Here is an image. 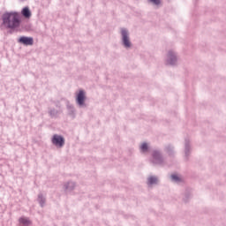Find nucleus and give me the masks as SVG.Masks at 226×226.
Wrapping results in <instances>:
<instances>
[{
  "label": "nucleus",
  "mask_w": 226,
  "mask_h": 226,
  "mask_svg": "<svg viewBox=\"0 0 226 226\" xmlns=\"http://www.w3.org/2000/svg\"><path fill=\"white\" fill-rule=\"evenodd\" d=\"M19 43H23V45H33L34 41L32 37H20Z\"/></svg>",
  "instance_id": "nucleus-5"
},
{
  "label": "nucleus",
  "mask_w": 226,
  "mask_h": 226,
  "mask_svg": "<svg viewBox=\"0 0 226 226\" xmlns=\"http://www.w3.org/2000/svg\"><path fill=\"white\" fill-rule=\"evenodd\" d=\"M21 15H23L25 19H31V16L33 14L31 12V10H29V7H25L21 11Z\"/></svg>",
  "instance_id": "nucleus-6"
},
{
  "label": "nucleus",
  "mask_w": 226,
  "mask_h": 226,
  "mask_svg": "<svg viewBox=\"0 0 226 226\" xmlns=\"http://www.w3.org/2000/svg\"><path fill=\"white\" fill-rule=\"evenodd\" d=\"M170 64H174V63H176V56H174V54L170 53Z\"/></svg>",
  "instance_id": "nucleus-9"
},
{
  "label": "nucleus",
  "mask_w": 226,
  "mask_h": 226,
  "mask_svg": "<svg viewBox=\"0 0 226 226\" xmlns=\"http://www.w3.org/2000/svg\"><path fill=\"white\" fill-rule=\"evenodd\" d=\"M171 179L176 182L181 181V178L177 175H171Z\"/></svg>",
  "instance_id": "nucleus-11"
},
{
  "label": "nucleus",
  "mask_w": 226,
  "mask_h": 226,
  "mask_svg": "<svg viewBox=\"0 0 226 226\" xmlns=\"http://www.w3.org/2000/svg\"><path fill=\"white\" fill-rule=\"evenodd\" d=\"M158 183V178L156 177H148V185H156Z\"/></svg>",
  "instance_id": "nucleus-8"
},
{
  "label": "nucleus",
  "mask_w": 226,
  "mask_h": 226,
  "mask_svg": "<svg viewBox=\"0 0 226 226\" xmlns=\"http://www.w3.org/2000/svg\"><path fill=\"white\" fill-rule=\"evenodd\" d=\"M2 26L6 29H17L20 26V14L17 11H9L2 15Z\"/></svg>",
  "instance_id": "nucleus-1"
},
{
  "label": "nucleus",
  "mask_w": 226,
  "mask_h": 226,
  "mask_svg": "<svg viewBox=\"0 0 226 226\" xmlns=\"http://www.w3.org/2000/svg\"><path fill=\"white\" fill-rule=\"evenodd\" d=\"M150 3H153V4L159 6V4H162V0H150Z\"/></svg>",
  "instance_id": "nucleus-12"
},
{
  "label": "nucleus",
  "mask_w": 226,
  "mask_h": 226,
  "mask_svg": "<svg viewBox=\"0 0 226 226\" xmlns=\"http://www.w3.org/2000/svg\"><path fill=\"white\" fill-rule=\"evenodd\" d=\"M140 149L143 153H146V151H147V143H143L140 147Z\"/></svg>",
  "instance_id": "nucleus-10"
},
{
  "label": "nucleus",
  "mask_w": 226,
  "mask_h": 226,
  "mask_svg": "<svg viewBox=\"0 0 226 226\" xmlns=\"http://www.w3.org/2000/svg\"><path fill=\"white\" fill-rule=\"evenodd\" d=\"M19 223H22V225L29 226L31 225V221L28 218L21 217L19 219Z\"/></svg>",
  "instance_id": "nucleus-7"
},
{
  "label": "nucleus",
  "mask_w": 226,
  "mask_h": 226,
  "mask_svg": "<svg viewBox=\"0 0 226 226\" xmlns=\"http://www.w3.org/2000/svg\"><path fill=\"white\" fill-rule=\"evenodd\" d=\"M76 100L79 105H84V102L86 101V93L84 90H79Z\"/></svg>",
  "instance_id": "nucleus-3"
},
{
  "label": "nucleus",
  "mask_w": 226,
  "mask_h": 226,
  "mask_svg": "<svg viewBox=\"0 0 226 226\" xmlns=\"http://www.w3.org/2000/svg\"><path fill=\"white\" fill-rule=\"evenodd\" d=\"M52 142L55 146H57L58 147H63V146H64V138L55 134L53 136Z\"/></svg>",
  "instance_id": "nucleus-2"
},
{
  "label": "nucleus",
  "mask_w": 226,
  "mask_h": 226,
  "mask_svg": "<svg viewBox=\"0 0 226 226\" xmlns=\"http://www.w3.org/2000/svg\"><path fill=\"white\" fill-rule=\"evenodd\" d=\"M122 36L124 47H131L132 43L128 38V32L124 29L122 30Z\"/></svg>",
  "instance_id": "nucleus-4"
}]
</instances>
